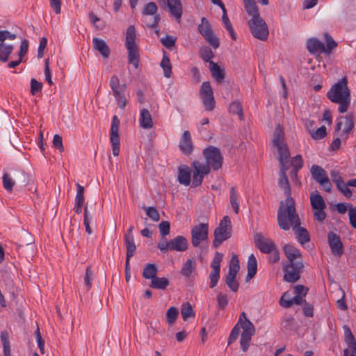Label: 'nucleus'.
Instances as JSON below:
<instances>
[{"label": "nucleus", "instance_id": "nucleus-9", "mask_svg": "<svg viewBox=\"0 0 356 356\" xmlns=\"http://www.w3.org/2000/svg\"><path fill=\"white\" fill-rule=\"evenodd\" d=\"M310 203L314 210V220L323 222L327 216L325 212L326 204L324 199L318 192L312 193L310 195Z\"/></svg>", "mask_w": 356, "mask_h": 356}, {"label": "nucleus", "instance_id": "nucleus-62", "mask_svg": "<svg viewBox=\"0 0 356 356\" xmlns=\"http://www.w3.org/2000/svg\"><path fill=\"white\" fill-rule=\"evenodd\" d=\"M348 207V216L350 224L354 229H356V207H353L351 204H349Z\"/></svg>", "mask_w": 356, "mask_h": 356}, {"label": "nucleus", "instance_id": "nucleus-10", "mask_svg": "<svg viewBox=\"0 0 356 356\" xmlns=\"http://www.w3.org/2000/svg\"><path fill=\"white\" fill-rule=\"evenodd\" d=\"M303 267L302 259L297 260L296 263L285 264L283 266L284 280L289 283L297 282L300 277Z\"/></svg>", "mask_w": 356, "mask_h": 356}, {"label": "nucleus", "instance_id": "nucleus-45", "mask_svg": "<svg viewBox=\"0 0 356 356\" xmlns=\"http://www.w3.org/2000/svg\"><path fill=\"white\" fill-rule=\"evenodd\" d=\"M142 21L145 26L154 28L158 25L160 21V15H156L152 17H149V16H143Z\"/></svg>", "mask_w": 356, "mask_h": 356}, {"label": "nucleus", "instance_id": "nucleus-61", "mask_svg": "<svg viewBox=\"0 0 356 356\" xmlns=\"http://www.w3.org/2000/svg\"><path fill=\"white\" fill-rule=\"evenodd\" d=\"M220 270H212V271L211 272V273L209 275V279H210L209 286H210V288L213 289V287H215L217 285L218 280L220 279Z\"/></svg>", "mask_w": 356, "mask_h": 356}, {"label": "nucleus", "instance_id": "nucleus-7", "mask_svg": "<svg viewBox=\"0 0 356 356\" xmlns=\"http://www.w3.org/2000/svg\"><path fill=\"white\" fill-rule=\"evenodd\" d=\"M203 156L207 161L206 165L209 168L218 170L221 168L223 161V156L220 150L213 145H210L203 150Z\"/></svg>", "mask_w": 356, "mask_h": 356}, {"label": "nucleus", "instance_id": "nucleus-33", "mask_svg": "<svg viewBox=\"0 0 356 356\" xmlns=\"http://www.w3.org/2000/svg\"><path fill=\"white\" fill-rule=\"evenodd\" d=\"M157 273V266L155 264H148L144 267L143 277L145 279H150L152 281L156 277Z\"/></svg>", "mask_w": 356, "mask_h": 356}, {"label": "nucleus", "instance_id": "nucleus-52", "mask_svg": "<svg viewBox=\"0 0 356 356\" xmlns=\"http://www.w3.org/2000/svg\"><path fill=\"white\" fill-rule=\"evenodd\" d=\"M222 254L218 252H216L214 257L213 258L211 263V267L212 268V270H220V263L222 260Z\"/></svg>", "mask_w": 356, "mask_h": 356}, {"label": "nucleus", "instance_id": "nucleus-5", "mask_svg": "<svg viewBox=\"0 0 356 356\" xmlns=\"http://www.w3.org/2000/svg\"><path fill=\"white\" fill-rule=\"evenodd\" d=\"M232 234V222L229 216H225L220 221L218 226L214 230L213 246L218 248L225 241L231 238Z\"/></svg>", "mask_w": 356, "mask_h": 356}, {"label": "nucleus", "instance_id": "nucleus-44", "mask_svg": "<svg viewBox=\"0 0 356 356\" xmlns=\"http://www.w3.org/2000/svg\"><path fill=\"white\" fill-rule=\"evenodd\" d=\"M158 7L154 2H149L147 3L143 10L142 11V14L143 16H154L158 15L157 13Z\"/></svg>", "mask_w": 356, "mask_h": 356}, {"label": "nucleus", "instance_id": "nucleus-37", "mask_svg": "<svg viewBox=\"0 0 356 356\" xmlns=\"http://www.w3.org/2000/svg\"><path fill=\"white\" fill-rule=\"evenodd\" d=\"M14 47L13 44L0 43V61L6 62L9 56L13 52Z\"/></svg>", "mask_w": 356, "mask_h": 356}, {"label": "nucleus", "instance_id": "nucleus-17", "mask_svg": "<svg viewBox=\"0 0 356 356\" xmlns=\"http://www.w3.org/2000/svg\"><path fill=\"white\" fill-rule=\"evenodd\" d=\"M327 241L332 254L341 257L343 254L344 247L339 235L333 232H330L327 234Z\"/></svg>", "mask_w": 356, "mask_h": 356}, {"label": "nucleus", "instance_id": "nucleus-64", "mask_svg": "<svg viewBox=\"0 0 356 356\" xmlns=\"http://www.w3.org/2000/svg\"><path fill=\"white\" fill-rule=\"evenodd\" d=\"M291 165L293 167V169L300 170L303 166V160L301 155L298 154L293 157L291 161Z\"/></svg>", "mask_w": 356, "mask_h": 356}, {"label": "nucleus", "instance_id": "nucleus-11", "mask_svg": "<svg viewBox=\"0 0 356 356\" xmlns=\"http://www.w3.org/2000/svg\"><path fill=\"white\" fill-rule=\"evenodd\" d=\"M110 87L119 108L124 109L127 102L125 97L126 85L120 84L119 78L116 75H113L110 79Z\"/></svg>", "mask_w": 356, "mask_h": 356}, {"label": "nucleus", "instance_id": "nucleus-34", "mask_svg": "<svg viewBox=\"0 0 356 356\" xmlns=\"http://www.w3.org/2000/svg\"><path fill=\"white\" fill-rule=\"evenodd\" d=\"M311 174L312 177L319 183L321 179L327 177L326 171L321 166L313 165L311 168Z\"/></svg>", "mask_w": 356, "mask_h": 356}, {"label": "nucleus", "instance_id": "nucleus-2", "mask_svg": "<svg viewBox=\"0 0 356 356\" xmlns=\"http://www.w3.org/2000/svg\"><path fill=\"white\" fill-rule=\"evenodd\" d=\"M327 97L333 103L338 104V111L343 113L348 111L350 104V90L348 87L346 77L341 78L332 86L327 92Z\"/></svg>", "mask_w": 356, "mask_h": 356}, {"label": "nucleus", "instance_id": "nucleus-48", "mask_svg": "<svg viewBox=\"0 0 356 356\" xmlns=\"http://www.w3.org/2000/svg\"><path fill=\"white\" fill-rule=\"evenodd\" d=\"M229 112L234 115H238L241 120L243 118V108L239 102L234 101L229 105Z\"/></svg>", "mask_w": 356, "mask_h": 356}, {"label": "nucleus", "instance_id": "nucleus-46", "mask_svg": "<svg viewBox=\"0 0 356 356\" xmlns=\"http://www.w3.org/2000/svg\"><path fill=\"white\" fill-rule=\"evenodd\" d=\"M240 268L239 260L236 254H234L230 260L228 273L237 275Z\"/></svg>", "mask_w": 356, "mask_h": 356}, {"label": "nucleus", "instance_id": "nucleus-23", "mask_svg": "<svg viewBox=\"0 0 356 356\" xmlns=\"http://www.w3.org/2000/svg\"><path fill=\"white\" fill-rule=\"evenodd\" d=\"M283 250L289 260L288 263H296L297 260L302 259L300 251L291 245H285L283 248Z\"/></svg>", "mask_w": 356, "mask_h": 356}, {"label": "nucleus", "instance_id": "nucleus-35", "mask_svg": "<svg viewBox=\"0 0 356 356\" xmlns=\"http://www.w3.org/2000/svg\"><path fill=\"white\" fill-rule=\"evenodd\" d=\"M196 267V263L194 259H188L184 264L181 273L186 277H189Z\"/></svg>", "mask_w": 356, "mask_h": 356}, {"label": "nucleus", "instance_id": "nucleus-12", "mask_svg": "<svg viewBox=\"0 0 356 356\" xmlns=\"http://www.w3.org/2000/svg\"><path fill=\"white\" fill-rule=\"evenodd\" d=\"M198 31L213 49H216L219 47V39L214 34L211 24L207 18L202 17L201 19V24L198 25Z\"/></svg>", "mask_w": 356, "mask_h": 356}, {"label": "nucleus", "instance_id": "nucleus-36", "mask_svg": "<svg viewBox=\"0 0 356 356\" xmlns=\"http://www.w3.org/2000/svg\"><path fill=\"white\" fill-rule=\"evenodd\" d=\"M160 65L163 70L164 76L170 78L172 74V65L169 57L166 55L165 51H163V56Z\"/></svg>", "mask_w": 356, "mask_h": 356}, {"label": "nucleus", "instance_id": "nucleus-58", "mask_svg": "<svg viewBox=\"0 0 356 356\" xmlns=\"http://www.w3.org/2000/svg\"><path fill=\"white\" fill-rule=\"evenodd\" d=\"M176 38L172 35H166L161 39V44L170 49L175 45Z\"/></svg>", "mask_w": 356, "mask_h": 356}, {"label": "nucleus", "instance_id": "nucleus-29", "mask_svg": "<svg viewBox=\"0 0 356 356\" xmlns=\"http://www.w3.org/2000/svg\"><path fill=\"white\" fill-rule=\"evenodd\" d=\"M244 8L249 15L252 16L251 19L260 17L258 8L254 0H243Z\"/></svg>", "mask_w": 356, "mask_h": 356}, {"label": "nucleus", "instance_id": "nucleus-42", "mask_svg": "<svg viewBox=\"0 0 356 356\" xmlns=\"http://www.w3.org/2000/svg\"><path fill=\"white\" fill-rule=\"evenodd\" d=\"M181 314L184 321H187L188 318H193L195 316V312L193 309L190 303L186 302L182 305Z\"/></svg>", "mask_w": 356, "mask_h": 356}, {"label": "nucleus", "instance_id": "nucleus-60", "mask_svg": "<svg viewBox=\"0 0 356 356\" xmlns=\"http://www.w3.org/2000/svg\"><path fill=\"white\" fill-rule=\"evenodd\" d=\"M159 228L162 238H166L165 236L170 233V224L168 221H162L160 222Z\"/></svg>", "mask_w": 356, "mask_h": 356}, {"label": "nucleus", "instance_id": "nucleus-59", "mask_svg": "<svg viewBox=\"0 0 356 356\" xmlns=\"http://www.w3.org/2000/svg\"><path fill=\"white\" fill-rule=\"evenodd\" d=\"M145 210L147 216L154 222H157L159 220L160 215L155 207H150L145 209Z\"/></svg>", "mask_w": 356, "mask_h": 356}, {"label": "nucleus", "instance_id": "nucleus-25", "mask_svg": "<svg viewBox=\"0 0 356 356\" xmlns=\"http://www.w3.org/2000/svg\"><path fill=\"white\" fill-rule=\"evenodd\" d=\"M92 45L95 49L97 50L104 58H108L110 55V49L106 42L98 38L92 39Z\"/></svg>", "mask_w": 356, "mask_h": 356}, {"label": "nucleus", "instance_id": "nucleus-22", "mask_svg": "<svg viewBox=\"0 0 356 356\" xmlns=\"http://www.w3.org/2000/svg\"><path fill=\"white\" fill-rule=\"evenodd\" d=\"M178 181L181 184L189 186L191 182V170L186 165L179 167Z\"/></svg>", "mask_w": 356, "mask_h": 356}, {"label": "nucleus", "instance_id": "nucleus-15", "mask_svg": "<svg viewBox=\"0 0 356 356\" xmlns=\"http://www.w3.org/2000/svg\"><path fill=\"white\" fill-rule=\"evenodd\" d=\"M120 120L116 115H114L112 119V123L110 131V141L112 145L113 154L115 156L119 155L120 142L119 135V126Z\"/></svg>", "mask_w": 356, "mask_h": 356}, {"label": "nucleus", "instance_id": "nucleus-50", "mask_svg": "<svg viewBox=\"0 0 356 356\" xmlns=\"http://www.w3.org/2000/svg\"><path fill=\"white\" fill-rule=\"evenodd\" d=\"M324 38H325V42H326V51L325 53L326 54H329L331 52V51L334 49L337 46V42L333 40V38H332V36L327 33H325L324 34Z\"/></svg>", "mask_w": 356, "mask_h": 356}, {"label": "nucleus", "instance_id": "nucleus-51", "mask_svg": "<svg viewBox=\"0 0 356 356\" xmlns=\"http://www.w3.org/2000/svg\"><path fill=\"white\" fill-rule=\"evenodd\" d=\"M354 127L353 116L352 114H348L345 117L344 127L343 132L348 134H349Z\"/></svg>", "mask_w": 356, "mask_h": 356}, {"label": "nucleus", "instance_id": "nucleus-20", "mask_svg": "<svg viewBox=\"0 0 356 356\" xmlns=\"http://www.w3.org/2000/svg\"><path fill=\"white\" fill-rule=\"evenodd\" d=\"M238 323H241V327L243 329L241 334L253 336L255 333V328L253 323L248 319L245 313L243 312L239 316Z\"/></svg>", "mask_w": 356, "mask_h": 356}, {"label": "nucleus", "instance_id": "nucleus-19", "mask_svg": "<svg viewBox=\"0 0 356 356\" xmlns=\"http://www.w3.org/2000/svg\"><path fill=\"white\" fill-rule=\"evenodd\" d=\"M181 152L185 155H190L193 151L192 138L188 131H184L179 143Z\"/></svg>", "mask_w": 356, "mask_h": 356}, {"label": "nucleus", "instance_id": "nucleus-63", "mask_svg": "<svg viewBox=\"0 0 356 356\" xmlns=\"http://www.w3.org/2000/svg\"><path fill=\"white\" fill-rule=\"evenodd\" d=\"M252 336L241 334L240 344L241 349L243 352H245L250 346V342Z\"/></svg>", "mask_w": 356, "mask_h": 356}, {"label": "nucleus", "instance_id": "nucleus-39", "mask_svg": "<svg viewBox=\"0 0 356 356\" xmlns=\"http://www.w3.org/2000/svg\"><path fill=\"white\" fill-rule=\"evenodd\" d=\"M225 284L233 292H237L239 288V284L236 280V275L227 273L225 279Z\"/></svg>", "mask_w": 356, "mask_h": 356}, {"label": "nucleus", "instance_id": "nucleus-31", "mask_svg": "<svg viewBox=\"0 0 356 356\" xmlns=\"http://www.w3.org/2000/svg\"><path fill=\"white\" fill-rule=\"evenodd\" d=\"M296 236V238L298 241L301 245H305L306 243H308L310 240L309 234L307 230L304 228L300 227H296L295 229H293Z\"/></svg>", "mask_w": 356, "mask_h": 356}, {"label": "nucleus", "instance_id": "nucleus-54", "mask_svg": "<svg viewBox=\"0 0 356 356\" xmlns=\"http://www.w3.org/2000/svg\"><path fill=\"white\" fill-rule=\"evenodd\" d=\"M3 179V188L8 192H10L13 191V188L15 185L14 181L12 179V178L9 176L8 174L5 173L3 175L2 177Z\"/></svg>", "mask_w": 356, "mask_h": 356}, {"label": "nucleus", "instance_id": "nucleus-43", "mask_svg": "<svg viewBox=\"0 0 356 356\" xmlns=\"http://www.w3.org/2000/svg\"><path fill=\"white\" fill-rule=\"evenodd\" d=\"M179 315V311L177 308L175 307H170L166 312V321L169 325H172L176 321Z\"/></svg>", "mask_w": 356, "mask_h": 356}, {"label": "nucleus", "instance_id": "nucleus-27", "mask_svg": "<svg viewBox=\"0 0 356 356\" xmlns=\"http://www.w3.org/2000/svg\"><path fill=\"white\" fill-rule=\"evenodd\" d=\"M343 330L344 332V342L348 346L347 348H348L350 351L356 350V341L350 328L347 325H344Z\"/></svg>", "mask_w": 356, "mask_h": 356}, {"label": "nucleus", "instance_id": "nucleus-32", "mask_svg": "<svg viewBox=\"0 0 356 356\" xmlns=\"http://www.w3.org/2000/svg\"><path fill=\"white\" fill-rule=\"evenodd\" d=\"M210 70L212 77L218 82H222L225 79V72L219 65L213 61L210 62Z\"/></svg>", "mask_w": 356, "mask_h": 356}, {"label": "nucleus", "instance_id": "nucleus-55", "mask_svg": "<svg viewBox=\"0 0 356 356\" xmlns=\"http://www.w3.org/2000/svg\"><path fill=\"white\" fill-rule=\"evenodd\" d=\"M76 194L75 196V203L83 204L84 202V188L79 183L76 184Z\"/></svg>", "mask_w": 356, "mask_h": 356}, {"label": "nucleus", "instance_id": "nucleus-24", "mask_svg": "<svg viewBox=\"0 0 356 356\" xmlns=\"http://www.w3.org/2000/svg\"><path fill=\"white\" fill-rule=\"evenodd\" d=\"M307 49L312 54L325 53L326 51L324 44L316 38H310L307 40Z\"/></svg>", "mask_w": 356, "mask_h": 356}, {"label": "nucleus", "instance_id": "nucleus-41", "mask_svg": "<svg viewBox=\"0 0 356 356\" xmlns=\"http://www.w3.org/2000/svg\"><path fill=\"white\" fill-rule=\"evenodd\" d=\"M124 238L127 250V256H128V257H132L136 250V246L134 242V238L130 236Z\"/></svg>", "mask_w": 356, "mask_h": 356}, {"label": "nucleus", "instance_id": "nucleus-3", "mask_svg": "<svg viewBox=\"0 0 356 356\" xmlns=\"http://www.w3.org/2000/svg\"><path fill=\"white\" fill-rule=\"evenodd\" d=\"M273 145L277 149L279 154V162L280 171L279 175H286L289 170V158L290 156L289 149L285 142V134L283 127L277 124L273 132Z\"/></svg>", "mask_w": 356, "mask_h": 356}, {"label": "nucleus", "instance_id": "nucleus-6", "mask_svg": "<svg viewBox=\"0 0 356 356\" xmlns=\"http://www.w3.org/2000/svg\"><path fill=\"white\" fill-rule=\"evenodd\" d=\"M188 247V241L183 236H177L169 241L166 238H161L158 243V248L163 253L168 251L184 252Z\"/></svg>", "mask_w": 356, "mask_h": 356}, {"label": "nucleus", "instance_id": "nucleus-16", "mask_svg": "<svg viewBox=\"0 0 356 356\" xmlns=\"http://www.w3.org/2000/svg\"><path fill=\"white\" fill-rule=\"evenodd\" d=\"M200 96L205 109L209 111L213 110L216 102L213 97V92L209 81H204L202 83Z\"/></svg>", "mask_w": 356, "mask_h": 356}, {"label": "nucleus", "instance_id": "nucleus-13", "mask_svg": "<svg viewBox=\"0 0 356 356\" xmlns=\"http://www.w3.org/2000/svg\"><path fill=\"white\" fill-rule=\"evenodd\" d=\"M209 225L207 223H200L191 229V243L198 247L201 243L208 240Z\"/></svg>", "mask_w": 356, "mask_h": 356}, {"label": "nucleus", "instance_id": "nucleus-18", "mask_svg": "<svg viewBox=\"0 0 356 356\" xmlns=\"http://www.w3.org/2000/svg\"><path fill=\"white\" fill-rule=\"evenodd\" d=\"M254 243L257 248L263 253L270 254L275 250L276 245L270 238H264L261 233L254 236Z\"/></svg>", "mask_w": 356, "mask_h": 356}, {"label": "nucleus", "instance_id": "nucleus-47", "mask_svg": "<svg viewBox=\"0 0 356 356\" xmlns=\"http://www.w3.org/2000/svg\"><path fill=\"white\" fill-rule=\"evenodd\" d=\"M230 204L236 214L238 213L239 205L238 203V194L234 186L230 188Z\"/></svg>", "mask_w": 356, "mask_h": 356}, {"label": "nucleus", "instance_id": "nucleus-56", "mask_svg": "<svg viewBox=\"0 0 356 356\" xmlns=\"http://www.w3.org/2000/svg\"><path fill=\"white\" fill-rule=\"evenodd\" d=\"M327 135L326 128L322 126L318 128L315 131L311 132V136L314 140H320Z\"/></svg>", "mask_w": 356, "mask_h": 356}, {"label": "nucleus", "instance_id": "nucleus-28", "mask_svg": "<svg viewBox=\"0 0 356 356\" xmlns=\"http://www.w3.org/2000/svg\"><path fill=\"white\" fill-rule=\"evenodd\" d=\"M257 271V261L253 254H251L248 260V273L246 280H250L256 275Z\"/></svg>", "mask_w": 356, "mask_h": 356}, {"label": "nucleus", "instance_id": "nucleus-53", "mask_svg": "<svg viewBox=\"0 0 356 356\" xmlns=\"http://www.w3.org/2000/svg\"><path fill=\"white\" fill-rule=\"evenodd\" d=\"M94 279V273L91 270L90 266H88L86 270V274L84 276V283L87 286V290H89L92 287V282Z\"/></svg>", "mask_w": 356, "mask_h": 356}, {"label": "nucleus", "instance_id": "nucleus-14", "mask_svg": "<svg viewBox=\"0 0 356 356\" xmlns=\"http://www.w3.org/2000/svg\"><path fill=\"white\" fill-rule=\"evenodd\" d=\"M191 166L193 168L192 186L197 187L202 184L204 176L210 172V168L198 161H194Z\"/></svg>", "mask_w": 356, "mask_h": 356}, {"label": "nucleus", "instance_id": "nucleus-30", "mask_svg": "<svg viewBox=\"0 0 356 356\" xmlns=\"http://www.w3.org/2000/svg\"><path fill=\"white\" fill-rule=\"evenodd\" d=\"M278 186L281 190L283 191L286 198L291 197V188L287 177V175H279L278 178Z\"/></svg>", "mask_w": 356, "mask_h": 356}, {"label": "nucleus", "instance_id": "nucleus-1", "mask_svg": "<svg viewBox=\"0 0 356 356\" xmlns=\"http://www.w3.org/2000/svg\"><path fill=\"white\" fill-rule=\"evenodd\" d=\"M295 201L293 197L286 198L285 203L281 202L277 211V222L279 227L284 230L291 227L295 229L300 225V219L296 213Z\"/></svg>", "mask_w": 356, "mask_h": 356}, {"label": "nucleus", "instance_id": "nucleus-4", "mask_svg": "<svg viewBox=\"0 0 356 356\" xmlns=\"http://www.w3.org/2000/svg\"><path fill=\"white\" fill-rule=\"evenodd\" d=\"M136 29L134 26L130 25L126 32V41L125 46L128 53V61L131 64L135 69H137L139 65V48L136 44Z\"/></svg>", "mask_w": 356, "mask_h": 356}, {"label": "nucleus", "instance_id": "nucleus-40", "mask_svg": "<svg viewBox=\"0 0 356 356\" xmlns=\"http://www.w3.org/2000/svg\"><path fill=\"white\" fill-rule=\"evenodd\" d=\"M0 337L3 348V355L11 356L8 332L7 331H2Z\"/></svg>", "mask_w": 356, "mask_h": 356}, {"label": "nucleus", "instance_id": "nucleus-21", "mask_svg": "<svg viewBox=\"0 0 356 356\" xmlns=\"http://www.w3.org/2000/svg\"><path fill=\"white\" fill-rule=\"evenodd\" d=\"M167 6L170 14L174 16L178 22L182 16V5L180 0H167Z\"/></svg>", "mask_w": 356, "mask_h": 356}, {"label": "nucleus", "instance_id": "nucleus-57", "mask_svg": "<svg viewBox=\"0 0 356 356\" xmlns=\"http://www.w3.org/2000/svg\"><path fill=\"white\" fill-rule=\"evenodd\" d=\"M42 89V83L35 79L31 80V93L32 95H36Z\"/></svg>", "mask_w": 356, "mask_h": 356}, {"label": "nucleus", "instance_id": "nucleus-26", "mask_svg": "<svg viewBox=\"0 0 356 356\" xmlns=\"http://www.w3.org/2000/svg\"><path fill=\"white\" fill-rule=\"evenodd\" d=\"M139 122L140 127L143 129H148L153 127L152 115L147 108L140 110Z\"/></svg>", "mask_w": 356, "mask_h": 356}, {"label": "nucleus", "instance_id": "nucleus-49", "mask_svg": "<svg viewBox=\"0 0 356 356\" xmlns=\"http://www.w3.org/2000/svg\"><path fill=\"white\" fill-rule=\"evenodd\" d=\"M200 56L204 62L210 63L211 59L213 57V53L209 47H202L200 49Z\"/></svg>", "mask_w": 356, "mask_h": 356}, {"label": "nucleus", "instance_id": "nucleus-8", "mask_svg": "<svg viewBox=\"0 0 356 356\" xmlns=\"http://www.w3.org/2000/svg\"><path fill=\"white\" fill-rule=\"evenodd\" d=\"M248 26L252 35L261 41H266L269 34L268 28L265 21L260 17L251 19L248 22Z\"/></svg>", "mask_w": 356, "mask_h": 356}, {"label": "nucleus", "instance_id": "nucleus-38", "mask_svg": "<svg viewBox=\"0 0 356 356\" xmlns=\"http://www.w3.org/2000/svg\"><path fill=\"white\" fill-rule=\"evenodd\" d=\"M169 285V280L165 277H156L151 281L150 286L155 289L164 290Z\"/></svg>", "mask_w": 356, "mask_h": 356}]
</instances>
